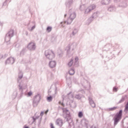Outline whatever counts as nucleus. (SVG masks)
Masks as SVG:
<instances>
[{
	"mask_svg": "<svg viewBox=\"0 0 128 128\" xmlns=\"http://www.w3.org/2000/svg\"><path fill=\"white\" fill-rule=\"evenodd\" d=\"M14 30H10L6 34L5 36V42L8 44L10 41V38L14 36Z\"/></svg>",
	"mask_w": 128,
	"mask_h": 128,
	"instance_id": "obj_1",
	"label": "nucleus"
},
{
	"mask_svg": "<svg viewBox=\"0 0 128 128\" xmlns=\"http://www.w3.org/2000/svg\"><path fill=\"white\" fill-rule=\"evenodd\" d=\"M122 116V110H120L118 113H117L114 117V124H118Z\"/></svg>",
	"mask_w": 128,
	"mask_h": 128,
	"instance_id": "obj_2",
	"label": "nucleus"
},
{
	"mask_svg": "<svg viewBox=\"0 0 128 128\" xmlns=\"http://www.w3.org/2000/svg\"><path fill=\"white\" fill-rule=\"evenodd\" d=\"M45 56H46V58H49V60H52L55 56L54 52L52 50H46L45 52Z\"/></svg>",
	"mask_w": 128,
	"mask_h": 128,
	"instance_id": "obj_3",
	"label": "nucleus"
},
{
	"mask_svg": "<svg viewBox=\"0 0 128 128\" xmlns=\"http://www.w3.org/2000/svg\"><path fill=\"white\" fill-rule=\"evenodd\" d=\"M14 63V59L12 57L8 58L6 60L5 62V64H12Z\"/></svg>",
	"mask_w": 128,
	"mask_h": 128,
	"instance_id": "obj_4",
	"label": "nucleus"
},
{
	"mask_svg": "<svg viewBox=\"0 0 128 128\" xmlns=\"http://www.w3.org/2000/svg\"><path fill=\"white\" fill-rule=\"evenodd\" d=\"M28 48L30 50H36V44L34 42H30L28 44Z\"/></svg>",
	"mask_w": 128,
	"mask_h": 128,
	"instance_id": "obj_5",
	"label": "nucleus"
},
{
	"mask_svg": "<svg viewBox=\"0 0 128 128\" xmlns=\"http://www.w3.org/2000/svg\"><path fill=\"white\" fill-rule=\"evenodd\" d=\"M56 124L60 126V128H62V124H64V122H62V120L60 118H58L56 120Z\"/></svg>",
	"mask_w": 128,
	"mask_h": 128,
	"instance_id": "obj_6",
	"label": "nucleus"
},
{
	"mask_svg": "<svg viewBox=\"0 0 128 128\" xmlns=\"http://www.w3.org/2000/svg\"><path fill=\"white\" fill-rule=\"evenodd\" d=\"M49 66L50 68H53L56 67V62L54 61H51L49 64Z\"/></svg>",
	"mask_w": 128,
	"mask_h": 128,
	"instance_id": "obj_7",
	"label": "nucleus"
},
{
	"mask_svg": "<svg viewBox=\"0 0 128 128\" xmlns=\"http://www.w3.org/2000/svg\"><path fill=\"white\" fill-rule=\"evenodd\" d=\"M126 98H127V96L126 95H124V96H123L122 99L120 100L118 104H122V102H124L126 100Z\"/></svg>",
	"mask_w": 128,
	"mask_h": 128,
	"instance_id": "obj_8",
	"label": "nucleus"
},
{
	"mask_svg": "<svg viewBox=\"0 0 128 128\" xmlns=\"http://www.w3.org/2000/svg\"><path fill=\"white\" fill-rule=\"evenodd\" d=\"M88 8L90 10V12H92V10H94L96 8V6L95 5H91L88 7Z\"/></svg>",
	"mask_w": 128,
	"mask_h": 128,
	"instance_id": "obj_9",
	"label": "nucleus"
},
{
	"mask_svg": "<svg viewBox=\"0 0 128 128\" xmlns=\"http://www.w3.org/2000/svg\"><path fill=\"white\" fill-rule=\"evenodd\" d=\"M74 64V59H71L68 63V66L69 68H70Z\"/></svg>",
	"mask_w": 128,
	"mask_h": 128,
	"instance_id": "obj_10",
	"label": "nucleus"
},
{
	"mask_svg": "<svg viewBox=\"0 0 128 128\" xmlns=\"http://www.w3.org/2000/svg\"><path fill=\"white\" fill-rule=\"evenodd\" d=\"M102 2L103 4H110V0H104Z\"/></svg>",
	"mask_w": 128,
	"mask_h": 128,
	"instance_id": "obj_11",
	"label": "nucleus"
},
{
	"mask_svg": "<svg viewBox=\"0 0 128 128\" xmlns=\"http://www.w3.org/2000/svg\"><path fill=\"white\" fill-rule=\"evenodd\" d=\"M70 18L71 20H74V18H76V14L73 13L71 14L70 16Z\"/></svg>",
	"mask_w": 128,
	"mask_h": 128,
	"instance_id": "obj_12",
	"label": "nucleus"
},
{
	"mask_svg": "<svg viewBox=\"0 0 128 128\" xmlns=\"http://www.w3.org/2000/svg\"><path fill=\"white\" fill-rule=\"evenodd\" d=\"M69 74L70 76H72L73 74H74V70L73 69H71L69 70Z\"/></svg>",
	"mask_w": 128,
	"mask_h": 128,
	"instance_id": "obj_13",
	"label": "nucleus"
},
{
	"mask_svg": "<svg viewBox=\"0 0 128 128\" xmlns=\"http://www.w3.org/2000/svg\"><path fill=\"white\" fill-rule=\"evenodd\" d=\"M90 104L92 106V108H96V104L94 101H90Z\"/></svg>",
	"mask_w": 128,
	"mask_h": 128,
	"instance_id": "obj_14",
	"label": "nucleus"
},
{
	"mask_svg": "<svg viewBox=\"0 0 128 128\" xmlns=\"http://www.w3.org/2000/svg\"><path fill=\"white\" fill-rule=\"evenodd\" d=\"M52 28L51 26H48L46 28V31L48 32H52Z\"/></svg>",
	"mask_w": 128,
	"mask_h": 128,
	"instance_id": "obj_15",
	"label": "nucleus"
},
{
	"mask_svg": "<svg viewBox=\"0 0 128 128\" xmlns=\"http://www.w3.org/2000/svg\"><path fill=\"white\" fill-rule=\"evenodd\" d=\"M8 2H10V0H6V1L2 4V6H6V4H8Z\"/></svg>",
	"mask_w": 128,
	"mask_h": 128,
	"instance_id": "obj_16",
	"label": "nucleus"
},
{
	"mask_svg": "<svg viewBox=\"0 0 128 128\" xmlns=\"http://www.w3.org/2000/svg\"><path fill=\"white\" fill-rule=\"evenodd\" d=\"M83 116H84V114H82V112H79L78 114V118H82Z\"/></svg>",
	"mask_w": 128,
	"mask_h": 128,
	"instance_id": "obj_17",
	"label": "nucleus"
},
{
	"mask_svg": "<svg viewBox=\"0 0 128 128\" xmlns=\"http://www.w3.org/2000/svg\"><path fill=\"white\" fill-rule=\"evenodd\" d=\"M47 100H48V102H52V97L51 96L48 97Z\"/></svg>",
	"mask_w": 128,
	"mask_h": 128,
	"instance_id": "obj_18",
	"label": "nucleus"
},
{
	"mask_svg": "<svg viewBox=\"0 0 128 128\" xmlns=\"http://www.w3.org/2000/svg\"><path fill=\"white\" fill-rule=\"evenodd\" d=\"M90 12V8H88L85 10V14H88V12Z\"/></svg>",
	"mask_w": 128,
	"mask_h": 128,
	"instance_id": "obj_19",
	"label": "nucleus"
},
{
	"mask_svg": "<svg viewBox=\"0 0 128 128\" xmlns=\"http://www.w3.org/2000/svg\"><path fill=\"white\" fill-rule=\"evenodd\" d=\"M6 58V56H4V55L2 54H0V60H2Z\"/></svg>",
	"mask_w": 128,
	"mask_h": 128,
	"instance_id": "obj_20",
	"label": "nucleus"
},
{
	"mask_svg": "<svg viewBox=\"0 0 128 128\" xmlns=\"http://www.w3.org/2000/svg\"><path fill=\"white\" fill-rule=\"evenodd\" d=\"M19 78H22V73H20L19 74V76H18Z\"/></svg>",
	"mask_w": 128,
	"mask_h": 128,
	"instance_id": "obj_21",
	"label": "nucleus"
},
{
	"mask_svg": "<svg viewBox=\"0 0 128 128\" xmlns=\"http://www.w3.org/2000/svg\"><path fill=\"white\" fill-rule=\"evenodd\" d=\"M113 91L116 92H118V88H116V87H114L113 88Z\"/></svg>",
	"mask_w": 128,
	"mask_h": 128,
	"instance_id": "obj_22",
	"label": "nucleus"
},
{
	"mask_svg": "<svg viewBox=\"0 0 128 128\" xmlns=\"http://www.w3.org/2000/svg\"><path fill=\"white\" fill-rule=\"evenodd\" d=\"M110 110H116V107H114L112 108H110Z\"/></svg>",
	"mask_w": 128,
	"mask_h": 128,
	"instance_id": "obj_23",
	"label": "nucleus"
},
{
	"mask_svg": "<svg viewBox=\"0 0 128 128\" xmlns=\"http://www.w3.org/2000/svg\"><path fill=\"white\" fill-rule=\"evenodd\" d=\"M74 60H75V63H76V62H78V58L76 57V58H74Z\"/></svg>",
	"mask_w": 128,
	"mask_h": 128,
	"instance_id": "obj_24",
	"label": "nucleus"
},
{
	"mask_svg": "<svg viewBox=\"0 0 128 128\" xmlns=\"http://www.w3.org/2000/svg\"><path fill=\"white\" fill-rule=\"evenodd\" d=\"M50 126L51 128H54V124H52V123H50Z\"/></svg>",
	"mask_w": 128,
	"mask_h": 128,
	"instance_id": "obj_25",
	"label": "nucleus"
},
{
	"mask_svg": "<svg viewBox=\"0 0 128 128\" xmlns=\"http://www.w3.org/2000/svg\"><path fill=\"white\" fill-rule=\"evenodd\" d=\"M12 98H14H14H16V93H15L14 96V95H12Z\"/></svg>",
	"mask_w": 128,
	"mask_h": 128,
	"instance_id": "obj_26",
	"label": "nucleus"
},
{
	"mask_svg": "<svg viewBox=\"0 0 128 128\" xmlns=\"http://www.w3.org/2000/svg\"><path fill=\"white\" fill-rule=\"evenodd\" d=\"M32 92H28V96H32Z\"/></svg>",
	"mask_w": 128,
	"mask_h": 128,
	"instance_id": "obj_27",
	"label": "nucleus"
},
{
	"mask_svg": "<svg viewBox=\"0 0 128 128\" xmlns=\"http://www.w3.org/2000/svg\"><path fill=\"white\" fill-rule=\"evenodd\" d=\"M90 128H98L96 127V126L93 125L92 126H91Z\"/></svg>",
	"mask_w": 128,
	"mask_h": 128,
	"instance_id": "obj_28",
	"label": "nucleus"
},
{
	"mask_svg": "<svg viewBox=\"0 0 128 128\" xmlns=\"http://www.w3.org/2000/svg\"><path fill=\"white\" fill-rule=\"evenodd\" d=\"M48 110H47L45 112H44L45 114H48Z\"/></svg>",
	"mask_w": 128,
	"mask_h": 128,
	"instance_id": "obj_29",
	"label": "nucleus"
},
{
	"mask_svg": "<svg viewBox=\"0 0 128 128\" xmlns=\"http://www.w3.org/2000/svg\"><path fill=\"white\" fill-rule=\"evenodd\" d=\"M4 24L3 22H0V26H2V25Z\"/></svg>",
	"mask_w": 128,
	"mask_h": 128,
	"instance_id": "obj_30",
	"label": "nucleus"
},
{
	"mask_svg": "<svg viewBox=\"0 0 128 128\" xmlns=\"http://www.w3.org/2000/svg\"><path fill=\"white\" fill-rule=\"evenodd\" d=\"M59 104H61V106H64V104L62 103V102H59Z\"/></svg>",
	"mask_w": 128,
	"mask_h": 128,
	"instance_id": "obj_31",
	"label": "nucleus"
},
{
	"mask_svg": "<svg viewBox=\"0 0 128 128\" xmlns=\"http://www.w3.org/2000/svg\"><path fill=\"white\" fill-rule=\"evenodd\" d=\"M24 128H28V126H24Z\"/></svg>",
	"mask_w": 128,
	"mask_h": 128,
	"instance_id": "obj_32",
	"label": "nucleus"
},
{
	"mask_svg": "<svg viewBox=\"0 0 128 128\" xmlns=\"http://www.w3.org/2000/svg\"><path fill=\"white\" fill-rule=\"evenodd\" d=\"M40 116H44V112H42L40 113Z\"/></svg>",
	"mask_w": 128,
	"mask_h": 128,
	"instance_id": "obj_33",
	"label": "nucleus"
},
{
	"mask_svg": "<svg viewBox=\"0 0 128 128\" xmlns=\"http://www.w3.org/2000/svg\"><path fill=\"white\" fill-rule=\"evenodd\" d=\"M61 24H66V22H62Z\"/></svg>",
	"mask_w": 128,
	"mask_h": 128,
	"instance_id": "obj_34",
	"label": "nucleus"
},
{
	"mask_svg": "<svg viewBox=\"0 0 128 128\" xmlns=\"http://www.w3.org/2000/svg\"><path fill=\"white\" fill-rule=\"evenodd\" d=\"M34 28H36L34 26L32 27V30H34Z\"/></svg>",
	"mask_w": 128,
	"mask_h": 128,
	"instance_id": "obj_35",
	"label": "nucleus"
},
{
	"mask_svg": "<svg viewBox=\"0 0 128 128\" xmlns=\"http://www.w3.org/2000/svg\"><path fill=\"white\" fill-rule=\"evenodd\" d=\"M33 120H34H34H36V118H33Z\"/></svg>",
	"mask_w": 128,
	"mask_h": 128,
	"instance_id": "obj_36",
	"label": "nucleus"
},
{
	"mask_svg": "<svg viewBox=\"0 0 128 128\" xmlns=\"http://www.w3.org/2000/svg\"><path fill=\"white\" fill-rule=\"evenodd\" d=\"M65 16H66V15H65Z\"/></svg>",
	"mask_w": 128,
	"mask_h": 128,
	"instance_id": "obj_37",
	"label": "nucleus"
},
{
	"mask_svg": "<svg viewBox=\"0 0 128 128\" xmlns=\"http://www.w3.org/2000/svg\"><path fill=\"white\" fill-rule=\"evenodd\" d=\"M16 44H15V46H16Z\"/></svg>",
	"mask_w": 128,
	"mask_h": 128,
	"instance_id": "obj_38",
	"label": "nucleus"
}]
</instances>
